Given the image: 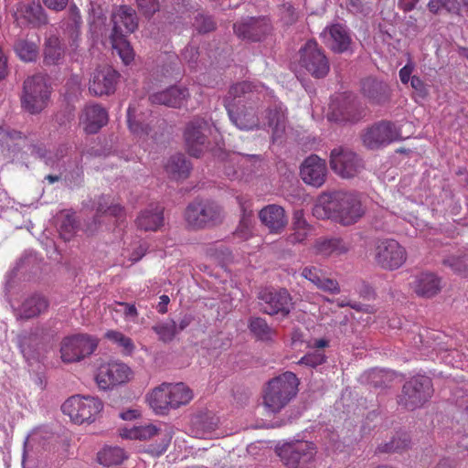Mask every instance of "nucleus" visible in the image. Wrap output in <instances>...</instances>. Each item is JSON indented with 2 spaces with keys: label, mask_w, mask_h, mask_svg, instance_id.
I'll return each mask as SVG.
<instances>
[{
  "label": "nucleus",
  "mask_w": 468,
  "mask_h": 468,
  "mask_svg": "<svg viewBox=\"0 0 468 468\" xmlns=\"http://www.w3.org/2000/svg\"><path fill=\"white\" fill-rule=\"evenodd\" d=\"M272 98L271 91L264 85L243 81L230 87L224 103L229 121L241 131L265 129L273 131L280 137L285 129V114L282 105L275 106L274 112L263 116L266 110L264 101Z\"/></svg>",
  "instance_id": "nucleus-1"
},
{
  "label": "nucleus",
  "mask_w": 468,
  "mask_h": 468,
  "mask_svg": "<svg viewBox=\"0 0 468 468\" xmlns=\"http://www.w3.org/2000/svg\"><path fill=\"white\" fill-rule=\"evenodd\" d=\"M366 207L361 195L352 191H334L321 195L313 208L319 219H332L342 226H351L362 218Z\"/></svg>",
  "instance_id": "nucleus-2"
},
{
  "label": "nucleus",
  "mask_w": 468,
  "mask_h": 468,
  "mask_svg": "<svg viewBox=\"0 0 468 468\" xmlns=\"http://www.w3.org/2000/svg\"><path fill=\"white\" fill-rule=\"evenodd\" d=\"M299 380L295 374L285 372L269 381L263 392V405L272 413L279 412L297 394Z\"/></svg>",
  "instance_id": "nucleus-3"
},
{
  "label": "nucleus",
  "mask_w": 468,
  "mask_h": 468,
  "mask_svg": "<svg viewBox=\"0 0 468 468\" xmlns=\"http://www.w3.org/2000/svg\"><path fill=\"white\" fill-rule=\"evenodd\" d=\"M49 96L50 87L46 76L38 74L28 77L24 81L22 107L32 114L38 113L47 107Z\"/></svg>",
  "instance_id": "nucleus-4"
},
{
  "label": "nucleus",
  "mask_w": 468,
  "mask_h": 468,
  "mask_svg": "<svg viewBox=\"0 0 468 468\" xmlns=\"http://www.w3.org/2000/svg\"><path fill=\"white\" fill-rule=\"evenodd\" d=\"M62 411L77 424L91 423L103 409V403L94 397L72 396L62 404Z\"/></svg>",
  "instance_id": "nucleus-5"
},
{
  "label": "nucleus",
  "mask_w": 468,
  "mask_h": 468,
  "mask_svg": "<svg viewBox=\"0 0 468 468\" xmlns=\"http://www.w3.org/2000/svg\"><path fill=\"white\" fill-rule=\"evenodd\" d=\"M119 432L122 439L127 440L147 441L154 436H158L160 441L156 444L149 445L146 449V452L153 456H160L165 452L172 440V431L170 430L161 431L152 423L133 426L132 428L124 427L120 429Z\"/></svg>",
  "instance_id": "nucleus-6"
},
{
  "label": "nucleus",
  "mask_w": 468,
  "mask_h": 468,
  "mask_svg": "<svg viewBox=\"0 0 468 468\" xmlns=\"http://www.w3.org/2000/svg\"><path fill=\"white\" fill-rule=\"evenodd\" d=\"M98 346V340L88 335L65 337L60 346V356L65 363H74L91 355Z\"/></svg>",
  "instance_id": "nucleus-7"
},
{
  "label": "nucleus",
  "mask_w": 468,
  "mask_h": 468,
  "mask_svg": "<svg viewBox=\"0 0 468 468\" xmlns=\"http://www.w3.org/2000/svg\"><path fill=\"white\" fill-rule=\"evenodd\" d=\"M373 257L379 267L390 271L399 269L407 258L405 249L394 239L377 240Z\"/></svg>",
  "instance_id": "nucleus-8"
},
{
  "label": "nucleus",
  "mask_w": 468,
  "mask_h": 468,
  "mask_svg": "<svg viewBox=\"0 0 468 468\" xmlns=\"http://www.w3.org/2000/svg\"><path fill=\"white\" fill-rule=\"evenodd\" d=\"M315 454L316 447L306 441L286 443L278 449V455L288 468H305Z\"/></svg>",
  "instance_id": "nucleus-9"
},
{
  "label": "nucleus",
  "mask_w": 468,
  "mask_h": 468,
  "mask_svg": "<svg viewBox=\"0 0 468 468\" xmlns=\"http://www.w3.org/2000/svg\"><path fill=\"white\" fill-rule=\"evenodd\" d=\"M329 164L334 173L345 179L356 176L364 168L361 158L355 152L341 146L331 151Z\"/></svg>",
  "instance_id": "nucleus-10"
},
{
  "label": "nucleus",
  "mask_w": 468,
  "mask_h": 468,
  "mask_svg": "<svg viewBox=\"0 0 468 468\" xmlns=\"http://www.w3.org/2000/svg\"><path fill=\"white\" fill-rule=\"evenodd\" d=\"M133 377V370L125 363L112 361L99 367L95 379L100 388L109 389L129 382Z\"/></svg>",
  "instance_id": "nucleus-11"
},
{
  "label": "nucleus",
  "mask_w": 468,
  "mask_h": 468,
  "mask_svg": "<svg viewBox=\"0 0 468 468\" xmlns=\"http://www.w3.org/2000/svg\"><path fill=\"white\" fill-rule=\"evenodd\" d=\"M261 310L270 315L285 316L292 308V300L286 289L264 288L258 295Z\"/></svg>",
  "instance_id": "nucleus-12"
},
{
  "label": "nucleus",
  "mask_w": 468,
  "mask_h": 468,
  "mask_svg": "<svg viewBox=\"0 0 468 468\" xmlns=\"http://www.w3.org/2000/svg\"><path fill=\"white\" fill-rule=\"evenodd\" d=\"M299 64L315 78H324L329 71V62L315 41L310 40L300 49Z\"/></svg>",
  "instance_id": "nucleus-13"
},
{
  "label": "nucleus",
  "mask_w": 468,
  "mask_h": 468,
  "mask_svg": "<svg viewBox=\"0 0 468 468\" xmlns=\"http://www.w3.org/2000/svg\"><path fill=\"white\" fill-rule=\"evenodd\" d=\"M185 218L189 226L204 228L220 220L221 209L214 202H194L187 207Z\"/></svg>",
  "instance_id": "nucleus-14"
},
{
  "label": "nucleus",
  "mask_w": 468,
  "mask_h": 468,
  "mask_svg": "<svg viewBox=\"0 0 468 468\" xmlns=\"http://www.w3.org/2000/svg\"><path fill=\"white\" fill-rule=\"evenodd\" d=\"M400 126L381 122L368 128L363 134V143L369 149H378L399 139Z\"/></svg>",
  "instance_id": "nucleus-15"
},
{
  "label": "nucleus",
  "mask_w": 468,
  "mask_h": 468,
  "mask_svg": "<svg viewBox=\"0 0 468 468\" xmlns=\"http://www.w3.org/2000/svg\"><path fill=\"white\" fill-rule=\"evenodd\" d=\"M118 78L119 74L111 67L98 68L90 76L89 90L95 96L113 93Z\"/></svg>",
  "instance_id": "nucleus-16"
},
{
  "label": "nucleus",
  "mask_w": 468,
  "mask_h": 468,
  "mask_svg": "<svg viewBox=\"0 0 468 468\" xmlns=\"http://www.w3.org/2000/svg\"><path fill=\"white\" fill-rule=\"evenodd\" d=\"M81 25L82 20L80 10L75 5L70 6L67 17L61 21V28L69 50L74 53L78 52L80 48Z\"/></svg>",
  "instance_id": "nucleus-17"
},
{
  "label": "nucleus",
  "mask_w": 468,
  "mask_h": 468,
  "mask_svg": "<svg viewBox=\"0 0 468 468\" xmlns=\"http://www.w3.org/2000/svg\"><path fill=\"white\" fill-rule=\"evenodd\" d=\"M16 23L21 26L40 27L47 24L48 18L38 2H20L14 11Z\"/></svg>",
  "instance_id": "nucleus-18"
},
{
  "label": "nucleus",
  "mask_w": 468,
  "mask_h": 468,
  "mask_svg": "<svg viewBox=\"0 0 468 468\" xmlns=\"http://www.w3.org/2000/svg\"><path fill=\"white\" fill-rule=\"evenodd\" d=\"M208 129V122L203 119L192 121L185 132L186 144L188 153L198 157L207 149L205 132Z\"/></svg>",
  "instance_id": "nucleus-19"
},
{
  "label": "nucleus",
  "mask_w": 468,
  "mask_h": 468,
  "mask_svg": "<svg viewBox=\"0 0 468 468\" xmlns=\"http://www.w3.org/2000/svg\"><path fill=\"white\" fill-rule=\"evenodd\" d=\"M300 173L304 183L314 187H320L324 184L327 176L325 161L313 154L303 161Z\"/></svg>",
  "instance_id": "nucleus-20"
},
{
  "label": "nucleus",
  "mask_w": 468,
  "mask_h": 468,
  "mask_svg": "<svg viewBox=\"0 0 468 468\" xmlns=\"http://www.w3.org/2000/svg\"><path fill=\"white\" fill-rule=\"evenodd\" d=\"M361 114L356 112V105L345 96L339 95L332 99L329 105L327 119L330 122H356Z\"/></svg>",
  "instance_id": "nucleus-21"
},
{
  "label": "nucleus",
  "mask_w": 468,
  "mask_h": 468,
  "mask_svg": "<svg viewBox=\"0 0 468 468\" xmlns=\"http://www.w3.org/2000/svg\"><path fill=\"white\" fill-rule=\"evenodd\" d=\"M113 23L111 36L125 37L126 34L133 32L137 27V18L134 10L127 5L116 6L112 15Z\"/></svg>",
  "instance_id": "nucleus-22"
},
{
  "label": "nucleus",
  "mask_w": 468,
  "mask_h": 468,
  "mask_svg": "<svg viewBox=\"0 0 468 468\" xmlns=\"http://www.w3.org/2000/svg\"><path fill=\"white\" fill-rule=\"evenodd\" d=\"M261 222L271 233L280 234L288 224V218L282 207L275 204L265 206L259 212Z\"/></svg>",
  "instance_id": "nucleus-23"
},
{
  "label": "nucleus",
  "mask_w": 468,
  "mask_h": 468,
  "mask_svg": "<svg viewBox=\"0 0 468 468\" xmlns=\"http://www.w3.org/2000/svg\"><path fill=\"white\" fill-rule=\"evenodd\" d=\"M269 30L270 25L266 18L250 17L234 25V31L239 37L252 41L261 40Z\"/></svg>",
  "instance_id": "nucleus-24"
},
{
  "label": "nucleus",
  "mask_w": 468,
  "mask_h": 468,
  "mask_svg": "<svg viewBox=\"0 0 468 468\" xmlns=\"http://www.w3.org/2000/svg\"><path fill=\"white\" fill-rule=\"evenodd\" d=\"M87 133H96L108 122V112L99 104L87 105L80 118Z\"/></svg>",
  "instance_id": "nucleus-25"
},
{
  "label": "nucleus",
  "mask_w": 468,
  "mask_h": 468,
  "mask_svg": "<svg viewBox=\"0 0 468 468\" xmlns=\"http://www.w3.org/2000/svg\"><path fill=\"white\" fill-rule=\"evenodd\" d=\"M301 275L321 291L332 294H337L340 292L338 282L328 277L320 268L315 266H305L303 268Z\"/></svg>",
  "instance_id": "nucleus-26"
},
{
  "label": "nucleus",
  "mask_w": 468,
  "mask_h": 468,
  "mask_svg": "<svg viewBox=\"0 0 468 468\" xmlns=\"http://www.w3.org/2000/svg\"><path fill=\"white\" fill-rule=\"evenodd\" d=\"M321 35L324 43L335 52H345L351 44L347 29L340 24H335L326 27Z\"/></svg>",
  "instance_id": "nucleus-27"
},
{
  "label": "nucleus",
  "mask_w": 468,
  "mask_h": 468,
  "mask_svg": "<svg viewBox=\"0 0 468 468\" xmlns=\"http://www.w3.org/2000/svg\"><path fill=\"white\" fill-rule=\"evenodd\" d=\"M432 393V383L429 377L418 375L411 378V407H421Z\"/></svg>",
  "instance_id": "nucleus-28"
},
{
  "label": "nucleus",
  "mask_w": 468,
  "mask_h": 468,
  "mask_svg": "<svg viewBox=\"0 0 468 468\" xmlns=\"http://www.w3.org/2000/svg\"><path fill=\"white\" fill-rule=\"evenodd\" d=\"M164 208L159 205H151L144 209L136 218V225L145 231H156L164 224Z\"/></svg>",
  "instance_id": "nucleus-29"
},
{
  "label": "nucleus",
  "mask_w": 468,
  "mask_h": 468,
  "mask_svg": "<svg viewBox=\"0 0 468 468\" xmlns=\"http://www.w3.org/2000/svg\"><path fill=\"white\" fill-rule=\"evenodd\" d=\"M362 92L364 96L373 104H381L389 98V88L381 80L368 78L363 80Z\"/></svg>",
  "instance_id": "nucleus-30"
},
{
  "label": "nucleus",
  "mask_w": 468,
  "mask_h": 468,
  "mask_svg": "<svg viewBox=\"0 0 468 468\" xmlns=\"http://www.w3.org/2000/svg\"><path fill=\"white\" fill-rule=\"evenodd\" d=\"M316 255L323 257L339 256L349 250V245L339 238H320L313 246Z\"/></svg>",
  "instance_id": "nucleus-31"
},
{
  "label": "nucleus",
  "mask_w": 468,
  "mask_h": 468,
  "mask_svg": "<svg viewBox=\"0 0 468 468\" xmlns=\"http://www.w3.org/2000/svg\"><path fill=\"white\" fill-rule=\"evenodd\" d=\"M127 123L130 132L139 140L149 135V123H145L144 113L138 103L131 104L127 110Z\"/></svg>",
  "instance_id": "nucleus-32"
},
{
  "label": "nucleus",
  "mask_w": 468,
  "mask_h": 468,
  "mask_svg": "<svg viewBox=\"0 0 468 468\" xmlns=\"http://www.w3.org/2000/svg\"><path fill=\"white\" fill-rule=\"evenodd\" d=\"M441 278L431 272H424L416 278L414 292L420 297L431 298L441 290Z\"/></svg>",
  "instance_id": "nucleus-33"
},
{
  "label": "nucleus",
  "mask_w": 468,
  "mask_h": 468,
  "mask_svg": "<svg viewBox=\"0 0 468 468\" xmlns=\"http://www.w3.org/2000/svg\"><path fill=\"white\" fill-rule=\"evenodd\" d=\"M188 97V90L181 87H171L165 90L151 95L150 100L154 104L169 107H180Z\"/></svg>",
  "instance_id": "nucleus-34"
},
{
  "label": "nucleus",
  "mask_w": 468,
  "mask_h": 468,
  "mask_svg": "<svg viewBox=\"0 0 468 468\" xmlns=\"http://www.w3.org/2000/svg\"><path fill=\"white\" fill-rule=\"evenodd\" d=\"M311 230L312 227L307 223L303 211L295 210L292 215V233L286 237V240L292 245L303 243L311 234Z\"/></svg>",
  "instance_id": "nucleus-35"
},
{
  "label": "nucleus",
  "mask_w": 468,
  "mask_h": 468,
  "mask_svg": "<svg viewBox=\"0 0 468 468\" xmlns=\"http://www.w3.org/2000/svg\"><path fill=\"white\" fill-rule=\"evenodd\" d=\"M147 400L153 410L159 415L165 414L172 408L168 383H163L148 394Z\"/></svg>",
  "instance_id": "nucleus-36"
},
{
  "label": "nucleus",
  "mask_w": 468,
  "mask_h": 468,
  "mask_svg": "<svg viewBox=\"0 0 468 468\" xmlns=\"http://www.w3.org/2000/svg\"><path fill=\"white\" fill-rule=\"evenodd\" d=\"M409 443L407 431H396L388 441H384L376 448V453H395L405 451Z\"/></svg>",
  "instance_id": "nucleus-37"
},
{
  "label": "nucleus",
  "mask_w": 468,
  "mask_h": 468,
  "mask_svg": "<svg viewBox=\"0 0 468 468\" xmlns=\"http://www.w3.org/2000/svg\"><path fill=\"white\" fill-rule=\"evenodd\" d=\"M190 169L191 165L183 154L171 156L165 165L168 176L176 181L186 178Z\"/></svg>",
  "instance_id": "nucleus-38"
},
{
  "label": "nucleus",
  "mask_w": 468,
  "mask_h": 468,
  "mask_svg": "<svg viewBox=\"0 0 468 468\" xmlns=\"http://www.w3.org/2000/svg\"><path fill=\"white\" fill-rule=\"evenodd\" d=\"M48 308V303L45 298L39 295H34L26 299L19 311L18 316L20 318L29 319L33 318Z\"/></svg>",
  "instance_id": "nucleus-39"
},
{
  "label": "nucleus",
  "mask_w": 468,
  "mask_h": 468,
  "mask_svg": "<svg viewBox=\"0 0 468 468\" xmlns=\"http://www.w3.org/2000/svg\"><path fill=\"white\" fill-rule=\"evenodd\" d=\"M239 203L241 210V218L234 235L240 239H248L252 233V211L248 202H242V200L239 198Z\"/></svg>",
  "instance_id": "nucleus-40"
},
{
  "label": "nucleus",
  "mask_w": 468,
  "mask_h": 468,
  "mask_svg": "<svg viewBox=\"0 0 468 468\" xmlns=\"http://www.w3.org/2000/svg\"><path fill=\"white\" fill-rule=\"evenodd\" d=\"M40 343L41 339L37 334L25 333L18 337L20 350L28 361L37 358Z\"/></svg>",
  "instance_id": "nucleus-41"
},
{
  "label": "nucleus",
  "mask_w": 468,
  "mask_h": 468,
  "mask_svg": "<svg viewBox=\"0 0 468 468\" xmlns=\"http://www.w3.org/2000/svg\"><path fill=\"white\" fill-rule=\"evenodd\" d=\"M43 54L47 65H56L62 59L64 50L58 37L51 36L46 39Z\"/></svg>",
  "instance_id": "nucleus-42"
},
{
  "label": "nucleus",
  "mask_w": 468,
  "mask_h": 468,
  "mask_svg": "<svg viewBox=\"0 0 468 468\" xmlns=\"http://www.w3.org/2000/svg\"><path fill=\"white\" fill-rule=\"evenodd\" d=\"M172 408L187 404L193 398L192 390L184 383L168 384Z\"/></svg>",
  "instance_id": "nucleus-43"
},
{
  "label": "nucleus",
  "mask_w": 468,
  "mask_h": 468,
  "mask_svg": "<svg viewBox=\"0 0 468 468\" xmlns=\"http://www.w3.org/2000/svg\"><path fill=\"white\" fill-rule=\"evenodd\" d=\"M152 330L158 339L164 343L171 342L178 334L177 324L173 319L159 321L153 325Z\"/></svg>",
  "instance_id": "nucleus-44"
},
{
  "label": "nucleus",
  "mask_w": 468,
  "mask_h": 468,
  "mask_svg": "<svg viewBox=\"0 0 468 468\" xmlns=\"http://www.w3.org/2000/svg\"><path fill=\"white\" fill-rule=\"evenodd\" d=\"M442 264L449 267L454 273L462 276L468 274V253L461 252L445 257Z\"/></svg>",
  "instance_id": "nucleus-45"
},
{
  "label": "nucleus",
  "mask_w": 468,
  "mask_h": 468,
  "mask_svg": "<svg viewBox=\"0 0 468 468\" xmlns=\"http://www.w3.org/2000/svg\"><path fill=\"white\" fill-rule=\"evenodd\" d=\"M124 459V452L120 447L107 446L98 452V461L104 466L120 464Z\"/></svg>",
  "instance_id": "nucleus-46"
},
{
  "label": "nucleus",
  "mask_w": 468,
  "mask_h": 468,
  "mask_svg": "<svg viewBox=\"0 0 468 468\" xmlns=\"http://www.w3.org/2000/svg\"><path fill=\"white\" fill-rule=\"evenodd\" d=\"M18 58L25 62H31L37 59L38 56V48L33 41L19 39L14 46Z\"/></svg>",
  "instance_id": "nucleus-47"
},
{
  "label": "nucleus",
  "mask_w": 468,
  "mask_h": 468,
  "mask_svg": "<svg viewBox=\"0 0 468 468\" xmlns=\"http://www.w3.org/2000/svg\"><path fill=\"white\" fill-rule=\"evenodd\" d=\"M111 43L124 64L128 65L133 59V50L125 37L111 36Z\"/></svg>",
  "instance_id": "nucleus-48"
},
{
  "label": "nucleus",
  "mask_w": 468,
  "mask_h": 468,
  "mask_svg": "<svg viewBox=\"0 0 468 468\" xmlns=\"http://www.w3.org/2000/svg\"><path fill=\"white\" fill-rule=\"evenodd\" d=\"M105 338L120 347L122 352L125 355H131L135 349L133 340L119 331H107L105 333Z\"/></svg>",
  "instance_id": "nucleus-49"
},
{
  "label": "nucleus",
  "mask_w": 468,
  "mask_h": 468,
  "mask_svg": "<svg viewBox=\"0 0 468 468\" xmlns=\"http://www.w3.org/2000/svg\"><path fill=\"white\" fill-rule=\"evenodd\" d=\"M249 327L253 335L260 340L269 341L271 340L274 336V331L262 318H252L250 322Z\"/></svg>",
  "instance_id": "nucleus-50"
},
{
  "label": "nucleus",
  "mask_w": 468,
  "mask_h": 468,
  "mask_svg": "<svg viewBox=\"0 0 468 468\" xmlns=\"http://www.w3.org/2000/svg\"><path fill=\"white\" fill-rule=\"evenodd\" d=\"M231 162H235L239 165V169L240 171V176L249 175L253 172L258 161L259 157L255 154L251 155H242V154H234L231 157Z\"/></svg>",
  "instance_id": "nucleus-51"
},
{
  "label": "nucleus",
  "mask_w": 468,
  "mask_h": 468,
  "mask_svg": "<svg viewBox=\"0 0 468 468\" xmlns=\"http://www.w3.org/2000/svg\"><path fill=\"white\" fill-rule=\"evenodd\" d=\"M325 355L322 350H314L303 356L298 362V364H303L305 366L315 367L322 365L325 361Z\"/></svg>",
  "instance_id": "nucleus-52"
},
{
  "label": "nucleus",
  "mask_w": 468,
  "mask_h": 468,
  "mask_svg": "<svg viewBox=\"0 0 468 468\" xmlns=\"http://www.w3.org/2000/svg\"><path fill=\"white\" fill-rule=\"evenodd\" d=\"M50 433L44 429L34 430L27 438L25 441V449H32L37 444H41L43 440H48Z\"/></svg>",
  "instance_id": "nucleus-53"
},
{
  "label": "nucleus",
  "mask_w": 468,
  "mask_h": 468,
  "mask_svg": "<svg viewBox=\"0 0 468 468\" xmlns=\"http://www.w3.org/2000/svg\"><path fill=\"white\" fill-rule=\"evenodd\" d=\"M98 213L121 218L123 215V208L119 204L109 205L108 199L102 197V201L99 203Z\"/></svg>",
  "instance_id": "nucleus-54"
},
{
  "label": "nucleus",
  "mask_w": 468,
  "mask_h": 468,
  "mask_svg": "<svg viewBox=\"0 0 468 468\" xmlns=\"http://www.w3.org/2000/svg\"><path fill=\"white\" fill-rule=\"evenodd\" d=\"M411 88L414 90V91L411 92V97H413L417 102H419V100L424 99L428 94L425 84L415 76H411Z\"/></svg>",
  "instance_id": "nucleus-55"
},
{
  "label": "nucleus",
  "mask_w": 468,
  "mask_h": 468,
  "mask_svg": "<svg viewBox=\"0 0 468 468\" xmlns=\"http://www.w3.org/2000/svg\"><path fill=\"white\" fill-rule=\"evenodd\" d=\"M431 12L436 14L441 8L447 9L449 12L455 8L454 0H429L427 4Z\"/></svg>",
  "instance_id": "nucleus-56"
},
{
  "label": "nucleus",
  "mask_w": 468,
  "mask_h": 468,
  "mask_svg": "<svg viewBox=\"0 0 468 468\" xmlns=\"http://www.w3.org/2000/svg\"><path fill=\"white\" fill-rule=\"evenodd\" d=\"M137 3L142 11L147 16L153 15L159 8L156 0H137Z\"/></svg>",
  "instance_id": "nucleus-57"
},
{
  "label": "nucleus",
  "mask_w": 468,
  "mask_h": 468,
  "mask_svg": "<svg viewBox=\"0 0 468 468\" xmlns=\"http://www.w3.org/2000/svg\"><path fill=\"white\" fill-rule=\"evenodd\" d=\"M44 5L56 11L63 10L69 3V0H42Z\"/></svg>",
  "instance_id": "nucleus-58"
},
{
  "label": "nucleus",
  "mask_w": 468,
  "mask_h": 468,
  "mask_svg": "<svg viewBox=\"0 0 468 468\" xmlns=\"http://www.w3.org/2000/svg\"><path fill=\"white\" fill-rule=\"evenodd\" d=\"M119 417L123 420H133L141 417V410L138 409H128L120 412Z\"/></svg>",
  "instance_id": "nucleus-59"
},
{
  "label": "nucleus",
  "mask_w": 468,
  "mask_h": 468,
  "mask_svg": "<svg viewBox=\"0 0 468 468\" xmlns=\"http://www.w3.org/2000/svg\"><path fill=\"white\" fill-rule=\"evenodd\" d=\"M217 426V422H210L204 430L198 431L197 430L195 431V436L199 438H208L211 436L212 431H214L215 427Z\"/></svg>",
  "instance_id": "nucleus-60"
},
{
  "label": "nucleus",
  "mask_w": 468,
  "mask_h": 468,
  "mask_svg": "<svg viewBox=\"0 0 468 468\" xmlns=\"http://www.w3.org/2000/svg\"><path fill=\"white\" fill-rule=\"evenodd\" d=\"M7 58L0 48V80L7 75Z\"/></svg>",
  "instance_id": "nucleus-61"
},
{
  "label": "nucleus",
  "mask_w": 468,
  "mask_h": 468,
  "mask_svg": "<svg viewBox=\"0 0 468 468\" xmlns=\"http://www.w3.org/2000/svg\"><path fill=\"white\" fill-rule=\"evenodd\" d=\"M159 300L160 301L156 305V310L158 311V313L164 314L167 312V305L170 302V299L167 295L163 294L160 296Z\"/></svg>",
  "instance_id": "nucleus-62"
},
{
  "label": "nucleus",
  "mask_w": 468,
  "mask_h": 468,
  "mask_svg": "<svg viewBox=\"0 0 468 468\" xmlns=\"http://www.w3.org/2000/svg\"><path fill=\"white\" fill-rule=\"evenodd\" d=\"M146 251V246L145 244H140L138 248L135 250L134 252L130 257V260L132 262L138 261L145 253Z\"/></svg>",
  "instance_id": "nucleus-63"
},
{
  "label": "nucleus",
  "mask_w": 468,
  "mask_h": 468,
  "mask_svg": "<svg viewBox=\"0 0 468 468\" xmlns=\"http://www.w3.org/2000/svg\"><path fill=\"white\" fill-rule=\"evenodd\" d=\"M192 321H193V317H192L191 314H185V315H183L180 318L178 324H177L178 333L180 331H183L184 329H186L187 326H189L190 324L192 323Z\"/></svg>",
  "instance_id": "nucleus-64"
}]
</instances>
